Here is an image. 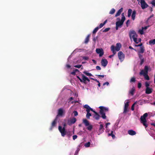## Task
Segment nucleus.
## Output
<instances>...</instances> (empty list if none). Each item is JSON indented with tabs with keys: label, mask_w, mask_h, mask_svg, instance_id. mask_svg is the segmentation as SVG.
Here are the masks:
<instances>
[{
	"label": "nucleus",
	"mask_w": 155,
	"mask_h": 155,
	"mask_svg": "<svg viewBox=\"0 0 155 155\" xmlns=\"http://www.w3.org/2000/svg\"><path fill=\"white\" fill-rule=\"evenodd\" d=\"M152 89L149 87L146 88V93L147 94H150L152 93Z\"/></svg>",
	"instance_id": "a211bd4d"
},
{
	"label": "nucleus",
	"mask_w": 155,
	"mask_h": 155,
	"mask_svg": "<svg viewBox=\"0 0 155 155\" xmlns=\"http://www.w3.org/2000/svg\"><path fill=\"white\" fill-rule=\"evenodd\" d=\"M129 35L130 39L131 40L133 38L134 41L136 42L137 41L136 38L137 37V35L135 31L133 30L131 31L129 33Z\"/></svg>",
	"instance_id": "7ed1b4c3"
},
{
	"label": "nucleus",
	"mask_w": 155,
	"mask_h": 155,
	"mask_svg": "<svg viewBox=\"0 0 155 155\" xmlns=\"http://www.w3.org/2000/svg\"><path fill=\"white\" fill-rule=\"evenodd\" d=\"M113 131H111L110 133L108 134V136H111L112 137V138L113 139H114L115 137V135L113 134Z\"/></svg>",
	"instance_id": "7c9ffc66"
},
{
	"label": "nucleus",
	"mask_w": 155,
	"mask_h": 155,
	"mask_svg": "<svg viewBox=\"0 0 155 155\" xmlns=\"http://www.w3.org/2000/svg\"><path fill=\"white\" fill-rule=\"evenodd\" d=\"M129 102H128V101L125 104V105H124V107H128L129 105Z\"/></svg>",
	"instance_id": "de8ad7c7"
},
{
	"label": "nucleus",
	"mask_w": 155,
	"mask_h": 155,
	"mask_svg": "<svg viewBox=\"0 0 155 155\" xmlns=\"http://www.w3.org/2000/svg\"><path fill=\"white\" fill-rule=\"evenodd\" d=\"M111 51H112L113 53V55H114L116 53L115 52L116 50L115 49V46L113 45H112L111 46Z\"/></svg>",
	"instance_id": "393cba45"
},
{
	"label": "nucleus",
	"mask_w": 155,
	"mask_h": 155,
	"mask_svg": "<svg viewBox=\"0 0 155 155\" xmlns=\"http://www.w3.org/2000/svg\"><path fill=\"white\" fill-rule=\"evenodd\" d=\"M143 30L142 28V29H140L139 31V32L141 35H143L144 33Z\"/></svg>",
	"instance_id": "c03bdc74"
},
{
	"label": "nucleus",
	"mask_w": 155,
	"mask_h": 155,
	"mask_svg": "<svg viewBox=\"0 0 155 155\" xmlns=\"http://www.w3.org/2000/svg\"><path fill=\"white\" fill-rule=\"evenodd\" d=\"M100 114L101 115V117L103 119H106V116L105 115V112H104L102 110V109L101 110H100Z\"/></svg>",
	"instance_id": "f3484780"
},
{
	"label": "nucleus",
	"mask_w": 155,
	"mask_h": 155,
	"mask_svg": "<svg viewBox=\"0 0 155 155\" xmlns=\"http://www.w3.org/2000/svg\"><path fill=\"white\" fill-rule=\"evenodd\" d=\"M134 91H135L134 89V88H132V89H131L130 91V93L132 95H134Z\"/></svg>",
	"instance_id": "72a5a7b5"
},
{
	"label": "nucleus",
	"mask_w": 155,
	"mask_h": 155,
	"mask_svg": "<svg viewBox=\"0 0 155 155\" xmlns=\"http://www.w3.org/2000/svg\"><path fill=\"white\" fill-rule=\"evenodd\" d=\"M96 69L98 70H100L101 69V68L98 66H97L96 67Z\"/></svg>",
	"instance_id": "6e6d98bb"
},
{
	"label": "nucleus",
	"mask_w": 155,
	"mask_h": 155,
	"mask_svg": "<svg viewBox=\"0 0 155 155\" xmlns=\"http://www.w3.org/2000/svg\"><path fill=\"white\" fill-rule=\"evenodd\" d=\"M137 101H136L134 102V103L132 105L131 107V109L132 110H134V105L137 104Z\"/></svg>",
	"instance_id": "f704fd0d"
},
{
	"label": "nucleus",
	"mask_w": 155,
	"mask_h": 155,
	"mask_svg": "<svg viewBox=\"0 0 155 155\" xmlns=\"http://www.w3.org/2000/svg\"><path fill=\"white\" fill-rule=\"evenodd\" d=\"M147 115V113H145L143 115L141 116L140 118V122L143 124L146 128L148 126L147 124V121L146 119Z\"/></svg>",
	"instance_id": "f03ea898"
},
{
	"label": "nucleus",
	"mask_w": 155,
	"mask_h": 155,
	"mask_svg": "<svg viewBox=\"0 0 155 155\" xmlns=\"http://www.w3.org/2000/svg\"><path fill=\"white\" fill-rule=\"evenodd\" d=\"M97 75L98 77L99 78H100L101 77L102 78H104V75Z\"/></svg>",
	"instance_id": "052dcab7"
},
{
	"label": "nucleus",
	"mask_w": 155,
	"mask_h": 155,
	"mask_svg": "<svg viewBox=\"0 0 155 155\" xmlns=\"http://www.w3.org/2000/svg\"><path fill=\"white\" fill-rule=\"evenodd\" d=\"M118 56L120 61L122 62L124 60L125 55L121 51H120L118 53Z\"/></svg>",
	"instance_id": "6e6552de"
},
{
	"label": "nucleus",
	"mask_w": 155,
	"mask_h": 155,
	"mask_svg": "<svg viewBox=\"0 0 155 155\" xmlns=\"http://www.w3.org/2000/svg\"><path fill=\"white\" fill-rule=\"evenodd\" d=\"M100 117V116L98 114H95L93 116V118L97 120L99 119Z\"/></svg>",
	"instance_id": "bb28decb"
},
{
	"label": "nucleus",
	"mask_w": 155,
	"mask_h": 155,
	"mask_svg": "<svg viewBox=\"0 0 155 155\" xmlns=\"http://www.w3.org/2000/svg\"><path fill=\"white\" fill-rule=\"evenodd\" d=\"M99 29V28H98V27H96L93 30V36L96 33V32Z\"/></svg>",
	"instance_id": "c756f323"
},
{
	"label": "nucleus",
	"mask_w": 155,
	"mask_h": 155,
	"mask_svg": "<svg viewBox=\"0 0 155 155\" xmlns=\"http://www.w3.org/2000/svg\"><path fill=\"white\" fill-rule=\"evenodd\" d=\"M96 51L97 54H99L100 57H102L104 54V52L102 49L97 48Z\"/></svg>",
	"instance_id": "1a4fd4ad"
},
{
	"label": "nucleus",
	"mask_w": 155,
	"mask_h": 155,
	"mask_svg": "<svg viewBox=\"0 0 155 155\" xmlns=\"http://www.w3.org/2000/svg\"><path fill=\"white\" fill-rule=\"evenodd\" d=\"M63 109L61 108H60L58 110V114L57 115L56 117H57L58 116H62L63 115Z\"/></svg>",
	"instance_id": "2eb2a0df"
},
{
	"label": "nucleus",
	"mask_w": 155,
	"mask_h": 155,
	"mask_svg": "<svg viewBox=\"0 0 155 155\" xmlns=\"http://www.w3.org/2000/svg\"><path fill=\"white\" fill-rule=\"evenodd\" d=\"M140 59L141 60V61H140V65H141L143 64L144 63V58L141 59Z\"/></svg>",
	"instance_id": "a19ab883"
},
{
	"label": "nucleus",
	"mask_w": 155,
	"mask_h": 155,
	"mask_svg": "<svg viewBox=\"0 0 155 155\" xmlns=\"http://www.w3.org/2000/svg\"><path fill=\"white\" fill-rule=\"evenodd\" d=\"M101 63L103 66L105 67L108 64V61L106 59H103L101 60Z\"/></svg>",
	"instance_id": "9d476101"
},
{
	"label": "nucleus",
	"mask_w": 155,
	"mask_h": 155,
	"mask_svg": "<svg viewBox=\"0 0 155 155\" xmlns=\"http://www.w3.org/2000/svg\"><path fill=\"white\" fill-rule=\"evenodd\" d=\"M104 128H103V125L102 124H101L100 126V127L99 128V131L100 133H102L104 131Z\"/></svg>",
	"instance_id": "4be33fe9"
},
{
	"label": "nucleus",
	"mask_w": 155,
	"mask_h": 155,
	"mask_svg": "<svg viewBox=\"0 0 155 155\" xmlns=\"http://www.w3.org/2000/svg\"><path fill=\"white\" fill-rule=\"evenodd\" d=\"M77 78L79 79V80H80V81L81 82H82V79H81L79 76H77Z\"/></svg>",
	"instance_id": "69168bd1"
},
{
	"label": "nucleus",
	"mask_w": 155,
	"mask_h": 155,
	"mask_svg": "<svg viewBox=\"0 0 155 155\" xmlns=\"http://www.w3.org/2000/svg\"><path fill=\"white\" fill-rule=\"evenodd\" d=\"M77 136L76 135H73V140H74L75 139H77Z\"/></svg>",
	"instance_id": "13d9d810"
},
{
	"label": "nucleus",
	"mask_w": 155,
	"mask_h": 155,
	"mask_svg": "<svg viewBox=\"0 0 155 155\" xmlns=\"http://www.w3.org/2000/svg\"><path fill=\"white\" fill-rule=\"evenodd\" d=\"M58 130L61 133V135L62 137H64L66 134V131L65 130L64 127L62 128V127L59 126L58 127Z\"/></svg>",
	"instance_id": "423d86ee"
},
{
	"label": "nucleus",
	"mask_w": 155,
	"mask_h": 155,
	"mask_svg": "<svg viewBox=\"0 0 155 155\" xmlns=\"http://www.w3.org/2000/svg\"><path fill=\"white\" fill-rule=\"evenodd\" d=\"M99 108L100 109V110H101V109H102V111L104 112H105V113L108 110V108L105 107L103 106H100Z\"/></svg>",
	"instance_id": "4468645a"
},
{
	"label": "nucleus",
	"mask_w": 155,
	"mask_h": 155,
	"mask_svg": "<svg viewBox=\"0 0 155 155\" xmlns=\"http://www.w3.org/2000/svg\"><path fill=\"white\" fill-rule=\"evenodd\" d=\"M90 144V143L89 142H88L86 143H85L84 146L87 147H89Z\"/></svg>",
	"instance_id": "58836bf2"
},
{
	"label": "nucleus",
	"mask_w": 155,
	"mask_h": 155,
	"mask_svg": "<svg viewBox=\"0 0 155 155\" xmlns=\"http://www.w3.org/2000/svg\"><path fill=\"white\" fill-rule=\"evenodd\" d=\"M109 84V83L107 81V82L104 83L103 85L104 86L105 85H106L107 86H108V85Z\"/></svg>",
	"instance_id": "bf43d9fd"
},
{
	"label": "nucleus",
	"mask_w": 155,
	"mask_h": 155,
	"mask_svg": "<svg viewBox=\"0 0 155 155\" xmlns=\"http://www.w3.org/2000/svg\"><path fill=\"white\" fill-rule=\"evenodd\" d=\"M68 137H70L71 135V134L69 132H66V134Z\"/></svg>",
	"instance_id": "5fc2aeb1"
},
{
	"label": "nucleus",
	"mask_w": 155,
	"mask_h": 155,
	"mask_svg": "<svg viewBox=\"0 0 155 155\" xmlns=\"http://www.w3.org/2000/svg\"><path fill=\"white\" fill-rule=\"evenodd\" d=\"M141 53H138V57L140 59L143 58V56L141 54Z\"/></svg>",
	"instance_id": "37998d69"
},
{
	"label": "nucleus",
	"mask_w": 155,
	"mask_h": 155,
	"mask_svg": "<svg viewBox=\"0 0 155 155\" xmlns=\"http://www.w3.org/2000/svg\"><path fill=\"white\" fill-rule=\"evenodd\" d=\"M123 8H121L116 13L115 15V17H117L119 16L121 14V13L123 12Z\"/></svg>",
	"instance_id": "dca6fc26"
},
{
	"label": "nucleus",
	"mask_w": 155,
	"mask_h": 155,
	"mask_svg": "<svg viewBox=\"0 0 155 155\" xmlns=\"http://www.w3.org/2000/svg\"><path fill=\"white\" fill-rule=\"evenodd\" d=\"M83 123L86 126H87V128L88 130L91 131L92 130L93 128V126L92 125L90 124L89 121L86 119H83Z\"/></svg>",
	"instance_id": "20e7f679"
},
{
	"label": "nucleus",
	"mask_w": 155,
	"mask_h": 155,
	"mask_svg": "<svg viewBox=\"0 0 155 155\" xmlns=\"http://www.w3.org/2000/svg\"><path fill=\"white\" fill-rule=\"evenodd\" d=\"M71 74L74 75H75L76 74V72L74 71L71 72Z\"/></svg>",
	"instance_id": "680f3d73"
},
{
	"label": "nucleus",
	"mask_w": 155,
	"mask_h": 155,
	"mask_svg": "<svg viewBox=\"0 0 155 155\" xmlns=\"http://www.w3.org/2000/svg\"><path fill=\"white\" fill-rule=\"evenodd\" d=\"M92 61L95 64H97V62L95 60L92 59Z\"/></svg>",
	"instance_id": "338daca9"
},
{
	"label": "nucleus",
	"mask_w": 155,
	"mask_h": 155,
	"mask_svg": "<svg viewBox=\"0 0 155 155\" xmlns=\"http://www.w3.org/2000/svg\"><path fill=\"white\" fill-rule=\"evenodd\" d=\"M82 65L81 64H78L77 65H75L74 66V67L75 68H80L81 66Z\"/></svg>",
	"instance_id": "09e8293b"
},
{
	"label": "nucleus",
	"mask_w": 155,
	"mask_h": 155,
	"mask_svg": "<svg viewBox=\"0 0 155 155\" xmlns=\"http://www.w3.org/2000/svg\"><path fill=\"white\" fill-rule=\"evenodd\" d=\"M83 73L88 76H93L90 73H88L87 71H85L83 72Z\"/></svg>",
	"instance_id": "c85d7f7f"
},
{
	"label": "nucleus",
	"mask_w": 155,
	"mask_h": 155,
	"mask_svg": "<svg viewBox=\"0 0 155 155\" xmlns=\"http://www.w3.org/2000/svg\"><path fill=\"white\" fill-rule=\"evenodd\" d=\"M121 46V45L120 43H117L116 44V46L115 47V49L116 50V51H118L120 50Z\"/></svg>",
	"instance_id": "f8f14e48"
},
{
	"label": "nucleus",
	"mask_w": 155,
	"mask_h": 155,
	"mask_svg": "<svg viewBox=\"0 0 155 155\" xmlns=\"http://www.w3.org/2000/svg\"><path fill=\"white\" fill-rule=\"evenodd\" d=\"M132 12V10L131 9H129L128 11V16L130 17L131 15Z\"/></svg>",
	"instance_id": "2f4dec72"
},
{
	"label": "nucleus",
	"mask_w": 155,
	"mask_h": 155,
	"mask_svg": "<svg viewBox=\"0 0 155 155\" xmlns=\"http://www.w3.org/2000/svg\"><path fill=\"white\" fill-rule=\"evenodd\" d=\"M82 76V82H83L85 84L86 83V81H87V77L85 76L83 74H82L81 75Z\"/></svg>",
	"instance_id": "aec40b11"
},
{
	"label": "nucleus",
	"mask_w": 155,
	"mask_h": 155,
	"mask_svg": "<svg viewBox=\"0 0 155 155\" xmlns=\"http://www.w3.org/2000/svg\"><path fill=\"white\" fill-rule=\"evenodd\" d=\"M145 86L146 88H149V87L150 86V83L147 82H146L145 83Z\"/></svg>",
	"instance_id": "79ce46f5"
},
{
	"label": "nucleus",
	"mask_w": 155,
	"mask_h": 155,
	"mask_svg": "<svg viewBox=\"0 0 155 155\" xmlns=\"http://www.w3.org/2000/svg\"><path fill=\"white\" fill-rule=\"evenodd\" d=\"M57 117H56L51 124V126L50 129L51 130L54 127L56 126V125L57 124Z\"/></svg>",
	"instance_id": "9b49d317"
},
{
	"label": "nucleus",
	"mask_w": 155,
	"mask_h": 155,
	"mask_svg": "<svg viewBox=\"0 0 155 155\" xmlns=\"http://www.w3.org/2000/svg\"><path fill=\"white\" fill-rule=\"evenodd\" d=\"M136 13V12L135 10L133 11L132 12V15H131V17L132 20H134L135 19Z\"/></svg>",
	"instance_id": "b1692460"
},
{
	"label": "nucleus",
	"mask_w": 155,
	"mask_h": 155,
	"mask_svg": "<svg viewBox=\"0 0 155 155\" xmlns=\"http://www.w3.org/2000/svg\"><path fill=\"white\" fill-rule=\"evenodd\" d=\"M128 111V107H124V111H123V113L125 114Z\"/></svg>",
	"instance_id": "e433bc0d"
},
{
	"label": "nucleus",
	"mask_w": 155,
	"mask_h": 155,
	"mask_svg": "<svg viewBox=\"0 0 155 155\" xmlns=\"http://www.w3.org/2000/svg\"><path fill=\"white\" fill-rule=\"evenodd\" d=\"M141 39L140 38H138V40H137V38H136V42H135V43L137 44L139 43L141 41Z\"/></svg>",
	"instance_id": "49530a36"
},
{
	"label": "nucleus",
	"mask_w": 155,
	"mask_h": 155,
	"mask_svg": "<svg viewBox=\"0 0 155 155\" xmlns=\"http://www.w3.org/2000/svg\"><path fill=\"white\" fill-rule=\"evenodd\" d=\"M145 51L144 47V46L141 47L140 51H138V53L143 54Z\"/></svg>",
	"instance_id": "5701e85b"
},
{
	"label": "nucleus",
	"mask_w": 155,
	"mask_h": 155,
	"mask_svg": "<svg viewBox=\"0 0 155 155\" xmlns=\"http://www.w3.org/2000/svg\"><path fill=\"white\" fill-rule=\"evenodd\" d=\"M142 43H141L140 44L138 45H136L135 46H136V47H142Z\"/></svg>",
	"instance_id": "e2e57ef3"
},
{
	"label": "nucleus",
	"mask_w": 155,
	"mask_h": 155,
	"mask_svg": "<svg viewBox=\"0 0 155 155\" xmlns=\"http://www.w3.org/2000/svg\"><path fill=\"white\" fill-rule=\"evenodd\" d=\"M84 107L86 109V111L87 112H90V111L92 110V109L87 104L84 105Z\"/></svg>",
	"instance_id": "ddd939ff"
},
{
	"label": "nucleus",
	"mask_w": 155,
	"mask_h": 155,
	"mask_svg": "<svg viewBox=\"0 0 155 155\" xmlns=\"http://www.w3.org/2000/svg\"><path fill=\"white\" fill-rule=\"evenodd\" d=\"M82 58L83 59H84L85 60H87L89 59L88 57L87 56H83L82 57Z\"/></svg>",
	"instance_id": "8fccbe9b"
},
{
	"label": "nucleus",
	"mask_w": 155,
	"mask_h": 155,
	"mask_svg": "<svg viewBox=\"0 0 155 155\" xmlns=\"http://www.w3.org/2000/svg\"><path fill=\"white\" fill-rule=\"evenodd\" d=\"M104 25V24L103 23H101L100 24L99 26H98V28H102Z\"/></svg>",
	"instance_id": "a18cd8bd"
},
{
	"label": "nucleus",
	"mask_w": 155,
	"mask_h": 155,
	"mask_svg": "<svg viewBox=\"0 0 155 155\" xmlns=\"http://www.w3.org/2000/svg\"><path fill=\"white\" fill-rule=\"evenodd\" d=\"M89 112H87V113L86 115V117L88 119H89L90 118V116H91V114Z\"/></svg>",
	"instance_id": "473e14b6"
},
{
	"label": "nucleus",
	"mask_w": 155,
	"mask_h": 155,
	"mask_svg": "<svg viewBox=\"0 0 155 155\" xmlns=\"http://www.w3.org/2000/svg\"><path fill=\"white\" fill-rule=\"evenodd\" d=\"M130 20H127L126 22V26H127V27H128V25L130 24Z\"/></svg>",
	"instance_id": "603ef678"
},
{
	"label": "nucleus",
	"mask_w": 155,
	"mask_h": 155,
	"mask_svg": "<svg viewBox=\"0 0 155 155\" xmlns=\"http://www.w3.org/2000/svg\"><path fill=\"white\" fill-rule=\"evenodd\" d=\"M140 3L141 7L143 9L147 8L149 6L145 2L144 0H140Z\"/></svg>",
	"instance_id": "0eeeda50"
},
{
	"label": "nucleus",
	"mask_w": 155,
	"mask_h": 155,
	"mask_svg": "<svg viewBox=\"0 0 155 155\" xmlns=\"http://www.w3.org/2000/svg\"><path fill=\"white\" fill-rule=\"evenodd\" d=\"M90 37V35H88L87 36L86 38L85 39L84 41V43L87 44L89 41V38Z\"/></svg>",
	"instance_id": "412c9836"
},
{
	"label": "nucleus",
	"mask_w": 155,
	"mask_h": 155,
	"mask_svg": "<svg viewBox=\"0 0 155 155\" xmlns=\"http://www.w3.org/2000/svg\"><path fill=\"white\" fill-rule=\"evenodd\" d=\"M76 118L75 117H73L72 119H70L69 121V122L71 123V124H74L76 122Z\"/></svg>",
	"instance_id": "a878e982"
},
{
	"label": "nucleus",
	"mask_w": 155,
	"mask_h": 155,
	"mask_svg": "<svg viewBox=\"0 0 155 155\" xmlns=\"http://www.w3.org/2000/svg\"><path fill=\"white\" fill-rule=\"evenodd\" d=\"M115 10L114 8H112L109 12V14H113L115 12Z\"/></svg>",
	"instance_id": "c9c22d12"
},
{
	"label": "nucleus",
	"mask_w": 155,
	"mask_h": 155,
	"mask_svg": "<svg viewBox=\"0 0 155 155\" xmlns=\"http://www.w3.org/2000/svg\"><path fill=\"white\" fill-rule=\"evenodd\" d=\"M122 18L121 21H117L116 23V25L119 27H121V26L123 25V23L125 20V17L124 15V13H123L121 14Z\"/></svg>",
	"instance_id": "39448f33"
},
{
	"label": "nucleus",
	"mask_w": 155,
	"mask_h": 155,
	"mask_svg": "<svg viewBox=\"0 0 155 155\" xmlns=\"http://www.w3.org/2000/svg\"><path fill=\"white\" fill-rule=\"evenodd\" d=\"M149 43L150 45H154L155 44V39L150 40L149 41Z\"/></svg>",
	"instance_id": "cd10ccee"
},
{
	"label": "nucleus",
	"mask_w": 155,
	"mask_h": 155,
	"mask_svg": "<svg viewBox=\"0 0 155 155\" xmlns=\"http://www.w3.org/2000/svg\"><path fill=\"white\" fill-rule=\"evenodd\" d=\"M142 84L141 83L139 82L138 84V87L140 88L141 87Z\"/></svg>",
	"instance_id": "864d4df0"
},
{
	"label": "nucleus",
	"mask_w": 155,
	"mask_h": 155,
	"mask_svg": "<svg viewBox=\"0 0 155 155\" xmlns=\"http://www.w3.org/2000/svg\"><path fill=\"white\" fill-rule=\"evenodd\" d=\"M151 4L155 7V1H153L151 2Z\"/></svg>",
	"instance_id": "0e129e2a"
},
{
	"label": "nucleus",
	"mask_w": 155,
	"mask_h": 155,
	"mask_svg": "<svg viewBox=\"0 0 155 155\" xmlns=\"http://www.w3.org/2000/svg\"><path fill=\"white\" fill-rule=\"evenodd\" d=\"M148 68L147 66H145L144 68V70H142L140 72V75H143L145 79L147 80L150 79V78L148 75Z\"/></svg>",
	"instance_id": "f257e3e1"
},
{
	"label": "nucleus",
	"mask_w": 155,
	"mask_h": 155,
	"mask_svg": "<svg viewBox=\"0 0 155 155\" xmlns=\"http://www.w3.org/2000/svg\"><path fill=\"white\" fill-rule=\"evenodd\" d=\"M91 111L93 112L95 114H98L97 112H96L93 109Z\"/></svg>",
	"instance_id": "774afa93"
},
{
	"label": "nucleus",
	"mask_w": 155,
	"mask_h": 155,
	"mask_svg": "<svg viewBox=\"0 0 155 155\" xmlns=\"http://www.w3.org/2000/svg\"><path fill=\"white\" fill-rule=\"evenodd\" d=\"M73 113L74 114V116H76L78 115V112L76 110H74L73 111Z\"/></svg>",
	"instance_id": "3c124183"
},
{
	"label": "nucleus",
	"mask_w": 155,
	"mask_h": 155,
	"mask_svg": "<svg viewBox=\"0 0 155 155\" xmlns=\"http://www.w3.org/2000/svg\"><path fill=\"white\" fill-rule=\"evenodd\" d=\"M136 81V79H135V78L134 77H132L130 80V82H135V81Z\"/></svg>",
	"instance_id": "4c0bfd02"
},
{
	"label": "nucleus",
	"mask_w": 155,
	"mask_h": 155,
	"mask_svg": "<svg viewBox=\"0 0 155 155\" xmlns=\"http://www.w3.org/2000/svg\"><path fill=\"white\" fill-rule=\"evenodd\" d=\"M128 133L129 135H134L136 134V132L132 130H129L128 131Z\"/></svg>",
	"instance_id": "6ab92c4d"
},
{
	"label": "nucleus",
	"mask_w": 155,
	"mask_h": 155,
	"mask_svg": "<svg viewBox=\"0 0 155 155\" xmlns=\"http://www.w3.org/2000/svg\"><path fill=\"white\" fill-rule=\"evenodd\" d=\"M110 29V28H108L105 29L103 31V32H105L109 31Z\"/></svg>",
	"instance_id": "ea45409f"
},
{
	"label": "nucleus",
	"mask_w": 155,
	"mask_h": 155,
	"mask_svg": "<svg viewBox=\"0 0 155 155\" xmlns=\"http://www.w3.org/2000/svg\"><path fill=\"white\" fill-rule=\"evenodd\" d=\"M149 27V26H145L144 27H142V28L143 30H146L147 29L148 27Z\"/></svg>",
	"instance_id": "4d7b16f0"
}]
</instances>
